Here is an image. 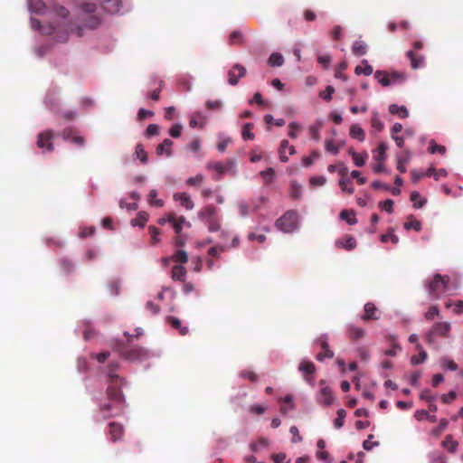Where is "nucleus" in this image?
Segmentation results:
<instances>
[{
	"label": "nucleus",
	"instance_id": "f257e3e1",
	"mask_svg": "<svg viewBox=\"0 0 463 463\" xmlns=\"http://www.w3.org/2000/svg\"><path fill=\"white\" fill-rule=\"evenodd\" d=\"M118 367V362H111L108 366L109 383L106 392L107 399L99 405V411L103 420L120 416L125 411L126 401L121 392V386L125 380L116 374Z\"/></svg>",
	"mask_w": 463,
	"mask_h": 463
},
{
	"label": "nucleus",
	"instance_id": "f03ea898",
	"mask_svg": "<svg viewBox=\"0 0 463 463\" xmlns=\"http://www.w3.org/2000/svg\"><path fill=\"white\" fill-rule=\"evenodd\" d=\"M114 351L122 358L131 362L146 360L150 355L147 350L140 346H127L121 343L115 345Z\"/></svg>",
	"mask_w": 463,
	"mask_h": 463
},
{
	"label": "nucleus",
	"instance_id": "7ed1b4c3",
	"mask_svg": "<svg viewBox=\"0 0 463 463\" xmlns=\"http://www.w3.org/2000/svg\"><path fill=\"white\" fill-rule=\"evenodd\" d=\"M428 291L431 298L438 299L449 290V278L440 274H435L428 284Z\"/></svg>",
	"mask_w": 463,
	"mask_h": 463
},
{
	"label": "nucleus",
	"instance_id": "20e7f679",
	"mask_svg": "<svg viewBox=\"0 0 463 463\" xmlns=\"http://www.w3.org/2000/svg\"><path fill=\"white\" fill-rule=\"evenodd\" d=\"M451 326L449 322H437L435 323L430 331L426 334L425 340L433 348L438 349L439 344L437 337L447 338L449 336Z\"/></svg>",
	"mask_w": 463,
	"mask_h": 463
},
{
	"label": "nucleus",
	"instance_id": "39448f33",
	"mask_svg": "<svg viewBox=\"0 0 463 463\" xmlns=\"http://www.w3.org/2000/svg\"><path fill=\"white\" fill-rule=\"evenodd\" d=\"M276 227L284 232H292L298 228V213L288 211L276 221Z\"/></svg>",
	"mask_w": 463,
	"mask_h": 463
},
{
	"label": "nucleus",
	"instance_id": "423d86ee",
	"mask_svg": "<svg viewBox=\"0 0 463 463\" xmlns=\"http://www.w3.org/2000/svg\"><path fill=\"white\" fill-rule=\"evenodd\" d=\"M98 8V5L93 3H84L81 5L83 13L88 14L84 23L86 28L95 29L100 24L101 19L97 14Z\"/></svg>",
	"mask_w": 463,
	"mask_h": 463
},
{
	"label": "nucleus",
	"instance_id": "0eeeda50",
	"mask_svg": "<svg viewBox=\"0 0 463 463\" xmlns=\"http://www.w3.org/2000/svg\"><path fill=\"white\" fill-rule=\"evenodd\" d=\"M325 384H326V382L324 380H321L320 381L321 388L318 392L317 401L319 404H322L325 406H330L335 400V396H334L333 390L329 386L325 385Z\"/></svg>",
	"mask_w": 463,
	"mask_h": 463
},
{
	"label": "nucleus",
	"instance_id": "6e6552de",
	"mask_svg": "<svg viewBox=\"0 0 463 463\" xmlns=\"http://www.w3.org/2000/svg\"><path fill=\"white\" fill-rule=\"evenodd\" d=\"M54 137V134L52 130H45L38 135L37 146L42 149H46L47 151L53 150V143L52 139Z\"/></svg>",
	"mask_w": 463,
	"mask_h": 463
},
{
	"label": "nucleus",
	"instance_id": "1a4fd4ad",
	"mask_svg": "<svg viewBox=\"0 0 463 463\" xmlns=\"http://www.w3.org/2000/svg\"><path fill=\"white\" fill-rule=\"evenodd\" d=\"M246 69L241 64H235L228 71V82L230 85L235 86L238 84L240 79L245 77Z\"/></svg>",
	"mask_w": 463,
	"mask_h": 463
},
{
	"label": "nucleus",
	"instance_id": "9d476101",
	"mask_svg": "<svg viewBox=\"0 0 463 463\" xmlns=\"http://www.w3.org/2000/svg\"><path fill=\"white\" fill-rule=\"evenodd\" d=\"M317 343L319 344L322 349V352L317 354V360L323 361L325 358H332L334 356V352L329 348L326 335H324L319 336L317 340Z\"/></svg>",
	"mask_w": 463,
	"mask_h": 463
},
{
	"label": "nucleus",
	"instance_id": "9b49d317",
	"mask_svg": "<svg viewBox=\"0 0 463 463\" xmlns=\"http://www.w3.org/2000/svg\"><path fill=\"white\" fill-rule=\"evenodd\" d=\"M61 137L66 141L77 145L78 146H83L85 145V139L81 136H78L76 131L71 128H66L61 133Z\"/></svg>",
	"mask_w": 463,
	"mask_h": 463
},
{
	"label": "nucleus",
	"instance_id": "f8f14e48",
	"mask_svg": "<svg viewBox=\"0 0 463 463\" xmlns=\"http://www.w3.org/2000/svg\"><path fill=\"white\" fill-rule=\"evenodd\" d=\"M109 439L112 442L121 440L124 436V427L118 422H110L108 426Z\"/></svg>",
	"mask_w": 463,
	"mask_h": 463
},
{
	"label": "nucleus",
	"instance_id": "ddd939ff",
	"mask_svg": "<svg viewBox=\"0 0 463 463\" xmlns=\"http://www.w3.org/2000/svg\"><path fill=\"white\" fill-rule=\"evenodd\" d=\"M364 314L361 317L362 320L368 322L371 320H378L380 318L378 308L372 302L364 305Z\"/></svg>",
	"mask_w": 463,
	"mask_h": 463
},
{
	"label": "nucleus",
	"instance_id": "4468645a",
	"mask_svg": "<svg viewBox=\"0 0 463 463\" xmlns=\"http://www.w3.org/2000/svg\"><path fill=\"white\" fill-rule=\"evenodd\" d=\"M234 167V161L228 160L225 164L221 162H210L207 164L208 169H213L218 174L223 175L224 173L232 170Z\"/></svg>",
	"mask_w": 463,
	"mask_h": 463
},
{
	"label": "nucleus",
	"instance_id": "2eb2a0df",
	"mask_svg": "<svg viewBox=\"0 0 463 463\" xmlns=\"http://www.w3.org/2000/svg\"><path fill=\"white\" fill-rule=\"evenodd\" d=\"M406 55L411 61L412 69L416 70L424 66L425 58L422 54L416 52L414 50H410L407 52Z\"/></svg>",
	"mask_w": 463,
	"mask_h": 463
},
{
	"label": "nucleus",
	"instance_id": "dca6fc26",
	"mask_svg": "<svg viewBox=\"0 0 463 463\" xmlns=\"http://www.w3.org/2000/svg\"><path fill=\"white\" fill-rule=\"evenodd\" d=\"M298 370L303 373L306 381L311 383L313 378L310 375L315 373V364L310 361H303L300 363Z\"/></svg>",
	"mask_w": 463,
	"mask_h": 463
},
{
	"label": "nucleus",
	"instance_id": "f3484780",
	"mask_svg": "<svg viewBox=\"0 0 463 463\" xmlns=\"http://www.w3.org/2000/svg\"><path fill=\"white\" fill-rule=\"evenodd\" d=\"M286 149L288 150V154L289 155H294L296 154V149L293 146H289V143L288 140H282L280 142V146H279V159L280 161L286 163L288 161V157L286 156Z\"/></svg>",
	"mask_w": 463,
	"mask_h": 463
},
{
	"label": "nucleus",
	"instance_id": "a211bd4d",
	"mask_svg": "<svg viewBox=\"0 0 463 463\" xmlns=\"http://www.w3.org/2000/svg\"><path fill=\"white\" fill-rule=\"evenodd\" d=\"M335 246L337 248H343L347 250H351L356 247V241L353 236L345 235L344 238L335 241Z\"/></svg>",
	"mask_w": 463,
	"mask_h": 463
},
{
	"label": "nucleus",
	"instance_id": "6ab92c4d",
	"mask_svg": "<svg viewBox=\"0 0 463 463\" xmlns=\"http://www.w3.org/2000/svg\"><path fill=\"white\" fill-rule=\"evenodd\" d=\"M120 0H107L103 2L100 5L101 9L110 14L118 13L120 10Z\"/></svg>",
	"mask_w": 463,
	"mask_h": 463
},
{
	"label": "nucleus",
	"instance_id": "aec40b11",
	"mask_svg": "<svg viewBox=\"0 0 463 463\" xmlns=\"http://www.w3.org/2000/svg\"><path fill=\"white\" fill-rule=\"evenodd\" d=\"M174 199L180 202L181 205L187 210H192L194 206L190 196L186 193H177L174 194Z\"/></svg>",
	"mask_w": 463,
	"mask_h": 463
},
{
	"label": "nucleus",
	"instance_id": "412c9836",
	"mask_svg": "<svg viewBox=\"0 0 463 463\" xmlns=\"http://www.w3.org/2000/svg\"><path fill=\"white\" fill-rule=\"evenodd\" d=\"M348 336L352 340H359L365 335V330L354 325H349L347 328Z\"/></svg>",
	"mask_w": 463,
	"mask_h": 463
},
{
	"label": "nucleus",
	"instance_id": "4be33fe9",
	"mask_svg": "<svg viewBox=\"0 0 463 463\" xmlns=\"http://www.w3.org/2000/svg\"><path fill=\"white\" fill-rule=\"evenodd\" d=\"M172 146H173V141L169 138H165L161 144H159L156 146V155L162 156V155L165 154L167 156H171Z\"/></svg>",
	"mask_w": 463,
	"mask_h": 463
},
{
	"label": "nucleus",
	"instance_id": "5701e85b",
	"mask_svg": "<svg viewBox=\"0 0 463 463\" xmlns=\"http://www.w3.org/2000/svg\"><path fill=\"white\" fill-rule=\"evenodd\" d=\"M215 214L216 208L213 205H207L198 213L199 218L206 222L214 218Z\"/></svg>",
	"mask_w": 463,
	"mask_h": 463
},
{
	"label": "nucleus",
	"instance_id": "b1692460",
	"mask_svg": "<svg viewBox=\"0 0 463 463\" xmlns=\"http://www.w3.org/2000/svg\"><path fill=\"white\" fill-rule=\"evenodd\" d=\"M388 146L385 143H380L377 148L373 152V159L376 162H383L386 158V150Z\"/></svg>",
	"mask_w": 463,
	"mask_h": 463
},
{
	"label": "nucleus",
	"instance_id": "393cba45",
	"mask_svg": "<svg viewBox=\"0 0 463 463\" xmlns=\"http://www.w3.org/2000/svg\"><path fill=\"white\" fill-rule=\"evenodd\" d=\"M167 322L173 328L178 330L181 335H185L188 333V328L182 326V322L179 318L175 317H169L167 318Z\"/></svg>",
	"mask_w": 463,
	"mask_h": 463
},
{
	"label": "nucleus",
	"instance_id": "a878e982",
	"mask_svg": "<svg viewBox=\"0 0 463 463\" xmlns=\"http://www.w3.org/2000/svg\"><path fill=\"white\" fill-rule=\"evenodd\" d=\"M389 111L391 114L397 115L401 118H406L409 116V111L405 106H398L396 104H392L389 107Z\"/></svg>",
	"mask_w": 463,
	"mask_h": 463
},
{
	"label": "nucleus",
	"instance_id": "bb28decb",
	"mask_svg": "<svg viewBox=\"0 0 463 463\" xmlns=\"http://www.w3.org/2000/svg\"><path fill=\"white\" fill-rule=\"evenodd\" d=\"M205 124V118L201 112H197L194 114L189 121V126L193 128H203Z\"/></svg>",
	"mask_w": 463,
	"mask_h": 463
},
{
	"label": "nucleus",
	"instance_id": "cd10ccee",
	"mask_svg": "<svg viewBox=\"0 0 463 463\" xmlns=\"http://www.w3.org/2000/svg\"><path fill=\"white\" fill-rule=\"evenodd\" d=\"M416 349L419 351V354L413 355L411 357V362L412 364H420L423 363L428 357L426 351L423 350L420 344H417Z\"/></svg>",
	"mask_w": 463,
	"mask_h": 463
},
{
	"label": "nucleus",
	"instance_id": "c85d7f7f",
	"mask_svg": "<svg viewBox=\"0 0 463 463\" xmlns=\"http://www.w3.org/2000/svg\"><path fill=\"white\" fill-rule=\"evenodd\" d=\"M349 134H350L351 137H353L354 139H358L359 141H364L365 138L364 131L357 124H353L351 126Z\"/></svg>",
	"mask_w": 463,
	"mask_h": 463
},
{
	"label": "nucleus",
	"instance_id": "c756f323",
	"mask_svg": "<svg viewBox=\"0 0 463 463\" xmlns=\"http://www.w3.org/2000/svg\"><path fill=\"white\" fill-rule=\"evenodd\" d=\"M186 270L183 266H174L172 269V279L174 280L184 281Z\"/></svg>",
	"mask_w": 463,
	"mask_h": 463
},
{
	"label": "nucleus",
	"instance_id": "7c9ffc66",
	"mask_svg": "<svg viewBox=\"0 0 463 463\" xmlns=\"http://www.w3.org/2000/svg\"><path fill=\"white\" fill-rule=\"evenodd\" d=\"M254 124L250 122L243 125L241 129V137L244 140H253L255 138V135L252 132Z\"/></svg>",
	"mask_w": 463,
	"mask_h": 463
},
{
	"label": "nucleus",
	"instance_id": "2f4dec72",
	"mask_svg": "<svg viewBox=\"0 0 463 463\" xmlns=\"http://www.w3.org/2000/svg\"><path fill=\"white\" fill-rule=\"evenodd\" d=\"M414 417L417 420H428L430 422H436L437 421V416L436 415H430L428 411L425 410H418L414 413Z\"/></svg>",
	"mask_w": 463,
	"mask_h": 463
},
{
	"label": "nucleus",
	"instance_id": "473e14b6",
	"mask_svg": "<svg viewBox=\"0 0 463 463\" xmlns=\"http://www.w3.org/2000/svg\"><path fill=\"white\" fill-rule=\"evenodd\" d=\"M362 63L364 64V66L358 65L355 67V70H354L355 74H357V75L364 74L365 76L371 75L373 71V67L370 64H368V61L366 60H364L362 61Z\"/></svg>",
	"mask_w": 463,
	"mask_h": 463
},
{
	"label": "nucleus",
	"instance_id": "72a5a7b5",
	"mask_svg": "<svg viewBox=\"0 0 463 463\" xmlns=\"http://www.w3.org/2000/svg\"><path fill=\"white\" fill-rule=\"evenodd\" d=\"M148 213L146 212H139L135 219L131 221L132 226L144 227L148 221Z\"/></svg>",
	"mask_w": 463,
	"mask_h": 463
},
{
	"label": "nucleus",
	"instance_id": "f704fd0d",
	"mask_svg": "<svg viewBox=\"0 0 463 463\" xmlns=\"http://www.w3.org/2000/svg\"><path fill=\"white\" fill-rule=\"evenodd\" d=\"M374 77L382 86L387 87L391 85L390 77L387 71H376Z\"/></svg>",
	"mask_w": 463,
	"mask_h": 463
},
{
	"label": "nucleus",
	"instance_id": "c9c22d12",
	"mask_svg": "<svg viewBox=\"0 0 463 463\" xmlns=\"http://www.w3.org/2000/svg\"><path fill=\"white\" fill-rule=\"evenodd\" d=\"M268 63L272 67H280L284 63V58L280 53L273 52L269 57Z\"/></svg>",
	"mask_w": 463,
	"mask_h": 463
},
{
	"label": "nucleus",
	"instance_id": "e433bc0d",
	"mask_svg": "<svg viewBox=\"0 0 463 463\" xmlns=\"http://www.w3.org/2000/svg\"><path fill=\"white\" fill-rule=\"evenodd\" d=\"M350 154L356 166L361 167L364 165L366 159L368 157L367 153L364 152L362 154H358L353 150H350Z\"/></svg>",
	"mask_w": 463,
	"mask_h": 463
},
{
	"label": "nucleus",
	"instance_id": "4c0bfd02",
	"mask_svg": "<svg viewBox=\"0 0 463 463\" xmlns=\"http://www.w3.org/2000/svg\"><path fill=\"white\" fill-rule=\"evenodd\" d=\"M243 41H244L243 34L239 30H235V31L232 32V33L229 36V44L230 45L242 44Z\"/></svg>",
	"mask_w": 463,
	"mask_h": 463
},
{
	"label": "nucleus",
	"instance_id": "58836bf2",
	"mask_svg": "<svg viewBox=\"0 0 463 463\" xmlns=\"http://www.w3.org/2000/svg\"><path fill=\"white\" fill-rule=\"evenodd\" d=\"M425 175L426 176H433L435 180H439L440 177L447 176L448 173L443 168L437 170L435 167L431 166L425 172Z\"/></svg>",
	"mask_w": 463,
	"mask_h": 463
},
{
	"label": "nucleus",
	"instance_id": "ea45409f",
	"mask_svg": "<svg viewBox=\"0 0 463 463\" xmlns=\"http://www.w3.org/2000/svg\"><path fill=\"white\" fill-rule=\"evenodd\" d=\"M442 445L445 449H448V451L453 453L456 451L458 443L453 439L451 435H447L442 441Z\"/></svg>",
	"mask_w": 463,
	"mask_h": 463
},
{
	"label": "nucleus",
	"instance_id": "a19ab883",
	"mask_svg": "<svg viewBox=\"0 0 463 463\" xmlns=\"http://www.w3.org/2000/svg\"><path fill=\"white\" fill-rule=\"evenodd\" d=\"M388 75L390 77L391 85L397 84V83H402L406 80V74L404 72L391 71V72H388Z\"/></svg>",
	"mask_w": 463,
	"mask_h": 463
},
{
	"label": "nucleus",
	"instance_id": "79ce46f5",
	"mask_svg": "<svg viewBox=\"0 0 463 463\" xmlns=\"http://www.w3.org/2000/svg\"><path fill=\"white\" fill-rule=\"evenodd\" d=\"M404 228L406 230L413 229L414 231L419 232L421 229V224L412 215H410L404 223Z\"/></svg>",
	"mask_w": 463,
	"mask_h": 463
},
{
	"label": "nucleus",
	"instance_id": "37998d69",
	"mask_svg": "<svg viewBox=\"0 0 463 463\" xmlns=\"http://www.w3.org/2000/svg\"><path fill=\"white\" fill-rule=\"evenodd\" d=\"M340 218L344 221H346L350 225L357 223V219L354 216V211L343 210L340 213Z\"/></svg>",
	"mask_w": 463,
	"mask_h": 463
},
{
	"label": "nucleus",
	"instance_id": "c03bdc74",
	"mask_svg": "<svg viewBox=\"0 0 463 463\" xmlns=\"http://www.w3.org/2000/svg\"><path fill=\"white\" fill-rule=\"evenodd\" d=\"M352 51L354 55L362 56L366 53V45L361 41H356L352 46Z\"/></svg>",
	"mask_w": 463,
	"mask_h": 463
},
{
	"label": "nucleus",
	"instance_id": "a18cd8bd",
	"mask_svg": "<svg viewBox=\"0 0 463 463\" xmlns=\"http://www.w3.org/2000/svg\"><path fill=\"white\" fill-rule=\"evenodd\" d=\"M171 260L177 263H186L188 261V255L186 251L179 250L171 257Z\"/></svg>",
	"mask_w": 463,
	"mask_h": 463
},
{
	"label": "nucleus",
	"instance_id": "49530a36",
	"mask_svg": "<svg viewBox=\"0 0 463 463\" xmlns=\"http://www.w3.org/2000/svg\"><path fill=\"white\" fill-rule=\"evenodd\" d=\"M322 128L321 122H317L316 124L310 126L309 128V135L311 138L318 141L320 139V129Z\"/></svg>",
	"mask_w": 463,
	"mask_h": 463
},
{
	"label": "nucleus",
	"instance_id": "de8ad7c7",
	"mask_svg": "<svg viewBox=\"0 0 463 463\" xmlns=\"http://www.w3.org/2000/svg\"><path fill=\"white\" fill-rule=\"evenodd\" d=\"M410 160V153L409 152H406V155L404 156H399L398 159H397V169L401 172V173H405L407 171L406 169V164L409 162Z\"/></svg>",
	"mask_w": 463,
	"mask_h": 463
},
{
	"label": "nucleus",
	"instance_id": "09e8293b",
	"mask_svg": "<svg viewBox=\"0 0 463 463\" xmlns=\"http://www.w3.org/2000/svg\"><path fill=\"white\" fill-rule=\"evenodd\" d=\"M411 201L415 208H421L426 203V200L421 199L420 194L416 191L411 194Z\"/></svg>",
	"mask_w": 463,
	"mask_h": 463
},
{
	"label": "nucleus",
	"instance_id": "8fccbe9b",
	"mask_svg": "<svg viewBox=\"0 0 463 463\" xmlns=\"http://www.w3.org/2000/svg\"><path fill=\"white\" fill-rule=\"evenodd\" d=\"M45 7L46 5L42 0H36L34 2H30L29 4L30 10L37 14L43 13Z\"/></svg>",
	"mask_w": 463,
	"mask_h": 463
},
{
	"label": "nucleus",
	"instance_id": "3c124183",
	"mask_svg": "<svg viewBox=\"0 0 463 463\" xmlns=\"http://www.w3.org/2000/svg\"><path fill=\"white\" fill-rule=\"evenodd\" d=\"M135 154L142 164H146L147 162V153L145 151L143 145H137Z\"/></svg>",
	"mask_w": 463,
	"mask_h": 463
},
{
	"label": "nucleus",
	"instance_id": "603ef678",
	"mask_svg": "<svg viewBox=\"0 0 463 463\" xmlns=\"http://www.w3.org/2000/svg\"><path fill=\"white\" fill-rule=\"evenodd\" d=\"M337 417L334 421L335 428L340 429L344 426L345 418L346 416V411L344 409H339L336 412Z\"/></svg>",
	"mask_w": 463,
	"mask_h": 463
},
{
	"label": "nucleus",
	"instance_id": "864d4df0",
	"mask_svg": "<svg viewBox=\"0 0 463 463\" xmlns=\"http://www.w3.org/2000/svg\"><path fill=\"white\" fill-rule=\"evenodd\" d=\"M424 317L427 320H430V321L435 319L436 317H439V310L438 306H436V305L430 306L429 307L428 311L425 313Z\"/></svg>",
	"mask_w": 463,
	"mask_h": 463
},
{
	"label": "nucleus",
	"instance_id": "5fc2aeb1",
	"mask_svg": "<svg viewBox=\"0 0 463 463\" xmlns=\"http://www.w3.org/2000/svg\"><path fill=\"white\" fill-rule=\"evenodd\" d=\"M428 150L430 154L439 153V154L443 155L446 152V147L444 146L438 145L437 143H435L434 140H431L430 142V146H429Z\"/></svg>",
	"mask_w": 463,
	"mask_h": 463
},
{
	"label": "nucleus",
	"instance_id": "6e6d98bb",
	"mask_svg": "<svg viewBox=\"0 0 463 463\" xmlns=\"http://www.w3.org/2000/svg\"><path fill=\"white\" fill-rule=\"evenodd\" d=\"M157 192L156 190H151L149 193V199L148 202L151 205L156 206V207H162L164 205V202L161 199H156Z\"/></svg>",
	"mask_w": 463,
	"mask_h": 463
},
{
	"label": "nucleus",
	"instance_id": "4d7b16f0",
	"mask_svg": "<svg viewBox=\"0 0 463 463\" xmlns=\"http://www.w3.org/2000/svg\"><path fill=\"white\" fill-rule=\"evenodd\" d=\"M183 224H186L188 227L191 226L190 222H187L184 216L178 217L177 221L174 222L173 228L176 234H181Z\"/></svg>",
	"mask_w": 463,
	"mask_h": 463
},
{
	"label": "nucleus",
	"instance_id": "13d9d810",
	"mask_svg": "<svg viewBox=\"0 0 463 463\" xmlns=\"http://www.w3.org/2000/svg\"><path fill=\"white\" fill-rule=\"evenodd\" d=\"M320 156L318 151H313L309 156H304L302 158L303 165L307 167L313 164V162Z\"/></svg>",
	"mask_w": 463,
	"mask_h": 463
},
{
	"label": "nucleus",
	"instance_id": "bf43d9fd",
	"mask_svg": "<svg viewBox=\"0 0 463 463\" xmlns=\"http://www.w3.org/2000/svg\"><path fill=\"white\" fill-rule=\"evenodd\" d=\"M301 129V127L297 122H291L288 125V136L291 138H297L298 136V131Z\"/></svg>",
	"mask_w": 463,
	"mask_h": 463
},
{
	"label": "nucleus",
	"instance_id": "052dcab7",
	"mask_svg": "<svg viewBox=\"0 0 463 463\" xmlns=\"http://www.w3.org/2000/svg\"><path fill=\"white\" fill-rule=\"evenodd\" d=\"M393 204L394 203L392 199H387L385 201L380 202L378 206L388 213H392L393 212Z\"/></svg>",
	"mask_w": 463,
	"mask_h": 463
},
{
	"label": "nucleus",
	"instance_id": "680f3d73",
	"mask_svg": "<svg viewBox=\"0 0 463 463\" xmlns=\"http://www.w3.org/2000/svg\"><path fill=\"white\" fill-rule=\"evenodd\" d=\"M389 241H391L393 244H397L399 242V238L392 232H388L387 233L381 236L382 242L386 243Z\"/></svg>",
	"mask_w": 463,
	"mask_h": 463
},
{
	"label": "nucleus",
	"instance_id": "e2e57ef3",
	"mask_svg": "<svg viewBox=\"0 0 463 463\" xmlns=\"http://www.w3.org/2000/svg\"><path fill=\"white\" fill-rule=\"evenodd\" d=\"M148 232L151 236L152 244H156L160 241V232L159 230L155 226H149Z\"/></svg>",
	"mask_w": 463,
	"mask_h": 463
},
{
	"label": "nucleus",
	"instance_id": "0e129e2a",
	"mask_svg": "<svg viewBox=\"0 0 463 463\" xmlns=\"http://www.w3.org/2000/svg\"><path fill=\"white\" fill-rule=\"evenodd\" d=\"M420 399L422 401L432 402L436 400V396L431 393L430 390L424 389L421 391L420 394Z\"/></svg>",
	"mask_w": 463,
	"mask_h": 463
},
{
	"label": "nucleus",
	"instance_id": "69168bd1",
	"mask_svg": "<svg viewBox=\"0 0 463 463\" xmlns=\"http://www.w3.org/2000/svg\"><path fill=\"white\" fill-rule=\"evenodd\" d=\"M325 146L327 152L334 155H336L339 152V146L331 139L326 141Z\"/></svg>",
	"mask_w": 463,
	"mask_h": 463
},
{
	"label": "nucleus",
	"instance_id": "338daca9",
	"mask_svg": "<svg viewBox=\"0 0 463 463\" xmlns=\"http://www.w3.org/2000/svg\"><path fill=\"white\" fill-rule=\"evenodd\" d=\"M372 127L376 129L377 131H382L383 128V123L380 119L377 114H373L372 117Z\"/></svg>",
	"mask_w": 463,
	"mask_h": 463
},
{
	"label": "nucleus",
	"instance_id": "774afa93",
	"mask_svg": "<svg viewBox=\"0 0 463 463\" xmlns=\"http://www.w3.org/2000/svg\"><path fill=\"white\" fill-rule=\"evenodd\" d=\"M335 92V89L332 86H327L325 90V91L320 92L319 96L326 100L330 101L332 99V95Z\"/></svg>",
	"mask_w": 463,
	"mask_h": 463
}]
</instances>
